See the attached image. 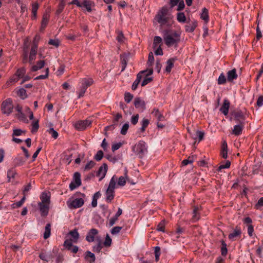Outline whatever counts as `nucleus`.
<instances>
[{"mask_svg": "<svg viewBox=\"0 0 263 263\" xmlns=\"http://www.w3.org/2000/svg\"><path fill=\"white\" fill-rule=\"evenodd\" d=\"M37 45L36 43H34L31 48V50L28 57V45L27 41H25L23 53V63H26L28 62L30 64H32L33 62L35 60L37 53Z\"/></svg>", "mask_w": 263, "mask_h": 263, "instance_id": "obj_1", "label": "nucleus"}, {"mask_svg": "<svg viewBox=\"0 0 263 263\" xmlns=\"http://www.w3.org/2000/svg\"><path fill=\"white\" fill-rule=\"evenodd\" d=\"M163 40L168 47L177 48L180 40V35L176 32H165L163 35Z\"/></svg>", "mask_w": 263, "mask_h": 263, "instance_id": "obj_2", "label": "nucleus"}, {"mask_svg": "<svg viewBox=\"0 0 263 263\" xmlns=\"http://www.w3.org/2000/svg\"><path fill=\"white\" fill-rule=\"evenodd\" d=\"M173 18L167 7H162L158 12L155 20L161 25H165Z\"/></svg>", "mask_w": 263, "mask_h": 263, "instance_id": "obj_3", "label": "nucleus"}, {"mask_svg": "<svg viewBox=\"0 0 263 263\" xmlns=\"http://www.w3.org/2000/svg\"><path fill=\"white\" fill-rule=\"evenodd\" d=\"M68 237L64 242V246L67 249H70L72 243H77L80 237V235L77 229L70 231L68 234Z\"/></svg>", "mask_w": 263, "mask_h": 263, "instance_id": "obj_4", "label": "nucleus"}, {"mask_svg": "<svg viewBox=\"0 0 263 263\" xmlns=\"http://www.w3.org/2000/svg\"><path fill=\"white\" fill-rule=\"evenodd\" d=\"M133 151L139 156L143 157L147 153V145L143 141H140L133 147Z\"/></svg>", "mask_w": 263, "mask_h": 263, "instance_id": "obj_5", "label": "nucleus"}, {"mask_svg": "<svg viewBox=\"0 0 263 263\" xmlns=\"http://www.w3.org/2000/svg\"><path fill=\"white\" fill-rule=\"evenodd\" d=\"M14 106L12 100L10 98L4 101L1 105V110L4 114L9 115L13 111Z\"/></svg>", "mask_w": 263, "mask_h": 263, "instance_id": "obj_6", "label": "nucleus"}, {"mask_svg": "<svg viewBox=\"0 0 263 263\" xmlns=\"http://www.w3.org/2000/svg\"><path fill=\"white\" fill-rule=\"evenodd\" d=\"M84 203V200L82 198H75L72 197L67 201V204L70 209H77L81 207Z\"/></svg>", "mask_w": 263, "mask_h": 263, "instance_id": "obj_7", "label": "nucleus"}, {"mask_svg": "<svg viewBox=\"0 0 263 263\" xmlns=\"http://www.w3.org/2000/svg\"><path fill=\"white\" fill-rule=\"evenodd\" d=\"M81 185V175L78 172L73 174L72 180L69 184V187L71 191H73Z\"/></svg>", "mask_w": 263, "mask_h": 263, "instance_id": "obj_8", "label": "nucleus"}, {"mask_svg": "<svg viewBox=\"0 0 263 263\" xmlns=\"http://www.w3.org/2000/svg\"><path fill=\"white\" fill-rule=\"evenodd\" d=\"M91 120L89 119H87L83 121H79L76 122L74 124V127L80 130L85 129L87 127L90 126L91 124Z\"/></svg>", "mask_w": 263, "mask_h": 263, "instance_id": "obj_9", "label": "nucleus"}, {"mask_svg": "<svg viewBox=\"0 0 263 263\" xmlns=\"http://www.w3.org/2000/svg\"><path fill=\"white\" fill-rule=\"evenodd\" d=\"M97 237H101L98 235V231L96 229H91L88 231L86 240L89 242H92L97 240Z\"/></svg>", "mask_w": 263, "mask_h": 263, "instance_id": "obj_10", "label": "nucleus"}, {"mask_svg": "<svg viewBox=\"0 0 263 263\" xmlns=\"http://www.w3.org/2000/svg\"><path fill=\"white\" fill-rule=\"evenodd\" d=\"M107 165L104 163L101 165L97 172V176L99 177V181L102 180L105 176L107 171Z\"/></svg>", "mask_w": 263, "mask_h": 263, "instance_id": "obj_11", "label": "nucleus"}, {"mask_svg": "<svg viewBox=\"0 0 263 263\" xmlns=\"http://www.w3.org/2000/svg\"><path fill=\"white\" fill-rule=\"evenodd\" d=\"M243 126V123L242 121H241L239 124L234 126V128L232 130V134L236 136L240 135L242 133Z\"/></svg>", "mask_w": 263, "mask_h": 263, "instance_id": "obj_12", "label": "nucleus"}, {"mask_svg": "<svg viewBox=\"0 0 263 263\" xmlns=\"http://www.w3.org/2000/svg\"><path fill=\"white\" fill-rule=\"evenodd\" d=\"M49 204L39 203V209L42 216H46L48 214Z\"/></svg>", "mask_w": 263, "mask_h": 263, "instance_id": "obj_13", "label": "nucleus"}, {"mask_svg": "<svg viewBox=\"0 0 263 263\" xmlns=\"http://www.w3.org/2000/svg\"><path fill=\"white\" fill-rule=\"evenodd\" d=\"M230 105V103L229 101L227 99H225L223 101V103L222 106L220 108V111L224 115H227L229 112Z\"/></svg>", "mask_w": 263, "mask_h": 263, "instance_id": "obj_14", "label": "nucleus"}, {"mask_svg": "<svg viewBox=\"0 0 263 263\" xmlns=\"http://www.w3.org/2000/svg\"><path fill=\"white\" fill-rule=\"evenodd\" d=\"M134 105L136 108L143 110L145 108V102L140 98H137L135 99Z\"/></svg>", "mask_w": 263, "mask_h": 263, "instance_id": "obj_15", "label": "nucleus"}, {"mask_svg": "<svg viewBox=\"0 0 263 263\" xmlns=\"http://www.w3.org/2000/svg\"><path fill=\"white\" fill-rule=\"evenodd\" d=\"M105 199L107 202H110L114 199L115 196V191L107 189L105 193Z\"/></svg>", "mask_w": 263, "mask_h": 263, "instance_id": "obj_16", "label": "nucleus"}, {"mask_svg": "<svg viewBox=\"0 0 263 263\" xmlns=\"http://www.w3.org/2000/svg\"><path fill=\"white\" fill-rule=\"evenodd\" d=\"M97 243L92 247V250L95 252L99 253L102 248V241L101 237H97Z\"/></svg>", "mask_w": 263, "mask_h": 263, "instance_id": "obj_17", "label": "nucleus"}, {"mask_svg": "<svg viewBox=\"0 0 263 263\" xmlns=\"http://www.w3.org/2000/svg\"><path fill=\"white\" fill-rule=\"evenodd\" d=\"M122 209L121 208H119L115 215L110 219L109 221V225L110 226H113L115 223L116 221L117 220L118 217L122 214Z\"/></svg>", "mask_w": 263, "mask_h": 263, "instance_id": "obj_18", "label": "nucleus"}, {"mask_svg": "<svg viewBox=\"0 0 263 263\" xmlns=\"http://www.w3.org/2000/svg\"><path fill=\"white\" fill-rule=\"evenodd\" d=\"M93 82V80L91 78H84L82 79L80 81L81 85L84 86L86 88L92 85Z\"/></svg>", "mask_w": 263, "mask_h": 263, "instance_id": "obj_19", "label": "nucleus"}, {"mask_svg": "<svg viewBox=\"0 0 263 263\" xmlns=\"http://www.w3.org/2000/svg\"><path fill=\"white\" fill-rule=\"evenodd\" d=\"M45 65L44 61L41 60L38 61L36 64L34 65H33L31 68V70L32 71H36L39 69L42 68Z\"/></svg>", "mask_w": 263, "mask_h": 263, "instance_id": "obj_20", "label": "nucleus"}, {"mask_svg": "<svg viewBox=\"0 0 263 263\" xmlns=\"http://www.w3.org/2000/svg\"><path fill=\"white\" fill-rule=\"evenodd\" d=\"M41 202L40 203L49 204L50 197L48 193L44 192L40 197Z\"/></svg>", "mask_w": 263, "mask_h": 263, "instance_id": "obj_21", "label": "nucleus"}, {"mask_svg": "<svg viewBox=\"0 0 263 263\" xmlns=\"http://www.w3.org/2000/svg\"><path fill=\"white\" fill-rule=\"evenodd\" d=\"M83 8L85 7L86 10L90 12L92 11L91 7L93 5V3L89 0H83Z\"/></svg>", "mask_w": 263, "mask_h": 263, "instance_id": "obj_22", "label": "nucleus"}, {"mask_svg": "<svg viewBox=\"0 0 263 263\" xmlns=\"http://www.w3.org/2000/svg\"><path fill=\"white\" fill-rule=\"evenodd\" d=\"M117 180V177L115 175L113 176L110 180L107 189L115 191Z\"/></svg>", "mask_w": 263, "mask_h": 263, "instance_id": "obj_23", "label": "nucleus"}, {"mask_svg": "<svg viewBox=\"0 0 263 263\" xmlns=\"http://www.w3.org/2000/svg\"><path fill=\"white\" fill-rule=\"evenodd\" d=\"M144 72H145V71H141V73H139L137 75L136 79L134 82V83L132 85V88L133 90H136L137 89V86H138L139 83H140L141 79L142 78L141 73H143Z\"/></svg>", "mask_w": 263, "mask_h": 263, "instance_id": "obj_24", "label": "nucleus"}, {"mask_svg": "<svg viewBox=\"0 0 263 263\" xmlns=\"http://www.w3.org/2000/svg\"><path fill=\"white\" fill-rule=\"evenodd\" d=\"M227 143L224 141L223 142L222 144V148L221 151V156L224 159H226L228 157V150H227Z\"/></svg>", "mask_w": 263, "mask_h": 263, "instance_id": "obj_25", "label": "nucleus"}, {"mask_svg": "<svg viewBox=\"0 0 263 263\" xmlns=\"http://www.w3.org/2000/svg\"><path fill=\"white\" fill-rule=\"evenodd\" d=\"M197 26V22L194 21L191 24H187L185 26V30L189 32H192L194 31L196 27Z\"/></svg>", "mask_w": 263, "mask_h": 263, "instance_id": "obj_26", "label": "nucleus"}, {"mask_svg": "<svg viewBox=\"0 0 263 263\" xmlns=\"http://www.w3.org/2000/svg\"><path fill=\"white\" fill-rule=\"evenodd\" d=\"M237 78V74L236 71L235 69H233L228 72V80L232 81L233 80L236 79Z\"/></svg>", "mask_w": 263, "mask_h": 263, "instance_id": "obj_27", "label": "nucleus"}, {"mask_svg": "<svg viewBox=\"0 0 263 263\" xmlns=\"http://www.w3.org/2000/svg\"><path fill=\"white\" fill-rule=\"evenodd\" d=\"M201 18L204 20L205 23H208L209 20L208 10L205 8H203L202 10V13L200 15Z\"/></svg>", "mask_w": 263, "mask_h": 263, "instance_id": "obj_28", "label": "nucleus"}, {"mask_svg": "<svg viewBox=\"0 0 263 263\" xmlns=\"http://www.w3.org/2000/svg\"><path fill=\"white\" fill-rule=\"evenodd\" d=\"M175 59L172 58L168 60L166 62V66L165 68V70L167 72H170L171 71L172 67H173L174 63L175 62Z\"/></svg>", "mask_w": 263, "mask_h": 263, "instance_id": "obj_29", "label": "nucleus"}, {"mask_svg": "<svg viewBox=\"0 0 263 263\" xmlns=\"http://www.w3.org/2000/svg\"><path fill=\"white\" fill-rule=\"evenodd\" d=\"M241 234V230L240 229H236L234 231L230 233L229 235V238L231 240H234L235 238L240 235Z\"/></svg>", "mask_w": 263, "mask_h": 263, "instance_id": "obj_30", "label": "nucleus"}, {"mask_svg": "<svg viewBox=\"0 0 263 263\" xmlns=\"http://www.w3.org/2000/svg\"><path fill=\"white\" fill-rule=\"evenodd\" d=\"M89 258H90V260H89V262H93L95 261L96 257L95 254L90 251H88L86 252L85 258L86 260H88Z\"/></svg>", "mask_w": 263, "mask_h": 263, "instance_id": "obj_31", "label": "nucleus"}, {"mask_svg": "<svg viewBox=\"0 0 263 263\" xmlns=\"http://www.w3.org/2000/svg\"><path fill=\"white\" fill-rule=\"evenodd\" d=\"M39 8V5L37 3H34L32 4V18L35 19L36 17L37 10Z\"/></svg>", "mask_w": 263, "mask_h": 263, "instance_id": "obj_32", "label": "nucleus"}, {"mask_svg": "<svg viewBox=\"0 0 263 263\" xmlns=\"http://www.w3.org/2000/svg\"><path fill=\"white\" fill-rule=\"evenodd\" d=\"M51 225L50 223H48L46 224L45 227V232L44 233V238L46 239L49 238L51 234V230H50Z\"/></svg>", "mask_w": 263, "mask_h": 263, "instance_id": "obj_33", "label": "nucleus"}, {"mask_svg": "<svg viewBox=\"0 0 263 263\" xmlns=\"http://www.w3.org/2000/svg\"><path fill=\"white\" fill-rule=\"evenodd\" d=\"M177 20L181 23H184L186 21V17L183 12H179L177 14Z\"/></svg>", "mask_w": 263, "mask_h": 263, "instance_id": "obj_34", "label": "nucleus"}, {"mask_svg": "<svg viewBox=\"0 0 263 263\" xmlns=\"http://www.w3.org/2000/svg\"><path fill=\"white\" fill-rule=\"evenodd\" d=\"M17 94L22 99H24L27 97L26 91L23 88H20L17 91Z\"/></svg>", "mask_w": 263, "mask_h": 263, "instance_id": "obj_35", "label": "nucleus"}, {"mask_svg": "<svg viewBox=\"0 0 263 263\" xmlns=\"http://www.w3.org/2000/svg\"><path fill=\"white\" fill-rule=\"evenodd\" d=\"M162 39L160 36H156L154 39V48H156L159 45H161Z\"/></svg>", "mask_w": 263, "mask_h": 263, "instance_id": "obj_36", "label": "nucleus"}, {"mask_svg": "<svg viewBox=\"0 0 263 263\" xmlns=\"http://www.w3.org/2000/svg\"><path fill=\"white\" fill-rule=\"evenodd\" d=\"M20 78L15 74L12 76L9 81H7V84L8 85H12V83L17 82Z\"/></svg>", "mask_w": 263, "mask_h": 263, "instance_id": "obj_37", "label": "nucleus"}, {"mask_svg": "<svg viewBox=\"0 0 263 263\" xmlns=\"http://www.w3.org/2000/svg\"><path fill=\"white\" fill-rule=\"evenodd\" d=\"M117 184L119 186H123L125 185L126 182V178L124 176H121L118 179Z\"/></svg>", "mask_w": 263, "mask_h": 263, "instance_id": "obj_38", "label": "nucleus"}, {"mask_svg": "<svg viewBox=\"0 0 263 263\" xmlns=\"http://www.w3.org/2000/svg\"><path fill=\"white\" fill-rule=\"evenodd\" d=\"M16 117L20 121H22L26 123H28V120L23 112L18 113L17 115H16Z\"/></svg>", "mask_w": 263, "mask_h": 263, "instance_id": "obj_39", "label": "nucleus"}, {"mask_svg": "<svg viewBox=\"0 0 263 263\" xmlns=\"http://www.w3.org/2000/svg\"><path fill=\"white\" fill-rule=\"evenodd\" d=\"M31 132L34 133L37 131L39 127V121L38 120L33 121L31 124Z\"/></svg>", "mask_w": 263, "mask_h": 263, "instance_id": "obj_40", "label": "nucleus"}, {"mask_svg": "<svg viewBox=\"0 0 263 263\" xmlns=\"http://www.w3.org/2000/svg\"><path fill=\"white\" fill-rule=\"evenodd\" d=\"M117 41L120 43H124L125 41V38L121 31H118V35L117 36Z\"/></svg>", "mask_w": 263, "mask_h": 263, "instance_id": "obj_41", "label": "nucleus"}, {"mask_svg": "<svg viewBox=\"0 0 263 263\" xmlns=\"http://www.w3.org/2000/svg\"><path fill=\"white\" fill-rule=\"evenodd\" d=\"M26 72V69L25 68L22 67L17 69L16 74L20 78H22L24 76Z\"/></svg>", "mask_w": 263, "mask_h": 263, "instance_id": "obj_42", "label": "nucleus"}, {"mask_svg": "<svg viewBox=\"0 0 263 263\" xmlns=\"http://www.w3.org/2000/svg\"><path fill=\"white\" fill-rule=\"evenodd\" d=\"M49 68H47L46 69L45 73L44 74L40 75L35 78V80H40V79H45L48 78L49 75Z\"/></svg>", "mask_w": 263, "mask_h": 263, "instance_id": "obj_43", "label": "nucleus"}, {"mask_svg": "<svg viewBox=\"0 0 263 263\" xmlns=\"http://www.w3.org/2000/svg\"><path fill=\"white\" fill-rule=\"evenodd\" d=\"M24 133H25V130H22L21 129H14L12 136L13 137L14 136H19Z\"/></svg>", "mask_w": 263, "mask_h": 263, "instance_id": "obj_44", "label": "nucleus"}, {"mask_svg": "<svg viewBox=\"0 0 263 263\" xmlns=\"http://www.w3.org/2000/svg\"><path fill=\"white\" fill-rule=\"evenodd\" d=\"M48 22V16L47 15L44 16L42 24H41V29H44L46 27Z\"/></svg>", "mask_w": 263, "mask_h": 263, "instance_id": "obj_45", "label": "nucleus"}, {"mask_svg": "<svg viewBox=\"0 0 263 263\" xmlns=\"http://www.w3.org/2000/svg\"><path fill=\"white\" fill-rule=\"evenodd\" d=\"M230 165H231V162H230V161H228H228H227L226 162V163H225V164H221V165H220L218 167V168L217 170H218V171H220L222 169H224V168H229V167H230Z\"/></svg>", "mask_w": 263, "mask_h": 263, "instance_id": "obj_46", "label": "nucleus"}, {"mask_svg": "<svg viewBox=\"0 0 263 263\" xmlns=\"http://www.w3.org/2000/svg\"><path fill=\"white\" fill-rule=\"evenodd\" d=\"M103 157V153L102 151H99L95 155L94 158L98 161H100Z\"/></svg>", "mask_w": 263, "mask_h": 263, "instance_id": "obj_47", "label": "nucleus"}, {"mask_svg": "<svg viewBox=\"0 0 263 263\" xmlns=\"http://www.w3.org/2000/svg\"><path fill=\"white\" fill-rule=\"evenodd\" d=\"M226 77L223 73H221L219 76V78L218 79V84L219 85L223 84L226 83Z\"/></svg>", "mask_w": 263, "mask_h": 263, "instance_id": "obj_48", "label": "nucleus"}, {"mask_svg": "<svg viewBox=\"0 0 263 263\" xmlns=\"http://www.w3.org/2000/svg\"><path fill=\"white\" fill-rule=\"evenodd\" d=\"M124 142H118L114 143L112 145L111 149L112 152H115L116 150L119 149L121 146L123 144Z\"/></svg>", "mask_w": 263, "mask_h": 263, "instance_id": "obj_49", "label": "nucleus"}, {"mask_svg": "<svg viewBox=\"0 0 263 263\" xmlns=\"http://www.w3.org/2000/svg\"><path fill=\"white\" fill-rule=\"evenodd\" d=\"M128 128V123H125L122 127V128L121 129V134L123 135H126L127 132Z\"/></svg>", "mask_w": 263, "mask_h": 263, "instance_id": "obj_50", "label": "nucleus"}, {"mask_svg": "<svg viewBox=\"0 0 263 263\" xmlns=\"http://www.w3.org/2000/svg\"><path fill=\"white\" fill-rule=\"evenodd\" d=\"M155 255L156 261H158L160 255V248L159 247H156L155 248Z\"/></svg>", "mask_w": 263, "mask_h": 263, "instance_id": "obj_51", "label": "nucleus"}, {"mask_svg": "<svg viewBox=\"0 0 263 263\" xmlns=\"http://www.w3.org/2000/svg\"><path fill=\"white\" fill-rule=\"evenodd\" d=\"M154 61V57L153 54L152 52H151L149 54L148 59V61L147 63L148 66V67L151 66L152 64L153 63Z\"/></svg>", "mask_w": 263, "mask_h": 263, "instance_id": "obj_52", "label": "nucleus"}, {"mask_svg": "<svg viewBox=\"0 0 263 263\" xmlns=\"http://www.w3.org/2000/svg\"><path fill=\"white\" fill-rule=\"evenodd\" d=\"M48 132L51 135L52 137L54 138V139H56L58 138V132L54 130L53 129V128H50L49 130H48Z\"/></svg>", "mask_w": 263, "mask_h": 263, "instance_id": "obj_53", "label": "nucleus"}, {"mask_svg": "<svg viewBox=\"0 0 263 263\" xmlns=\"http://www.w3.org/2000/svg\"><path fill=\"white\" fill-rule=\"evenodd\" d=\"M133 98V96L132 94H130L129 92H126L125 93L124 99H125V101L127 103H129L132 101Z\"/></svg>", "mask_w": 263, "mask_h": 263, "instance_id": "obj_54", "label": "nucleus"}, {"mask_svg": "<svg viewBox=\"0 0 263 263\" xmlns=\"http://www.w3.org/2000/svg\"><path fill=\"white\" fill-rule=\"evenodd\" d=\"M122 229L121 227H115L111 230V233L113 235H116L118 234L121 229Z\"/></svg>", "mask_w": 263, "mask_h": 263, "instance_id": "obj_55", "label": "nucleus"}, {"mask_svg": "<svg viewBox=\"0 0 263 263\" xmlns=\"http://www.w3.org/2000/svg\"><path fill=\"white\" fill-rule=\"evenodd\" d=\"M111 243V239L109 237L108 235H107L105 241L103 242V244L104 246L106 247H109L110 246Z\"/></svg>", "mask_w": 263, "mask_h": 263, "instance_id": "obj_56", "label": "nucleus"}, {"mask_svg": "<svg viewBox=\"0 0 263 263\" xmlns=\"http://www.w3.org/2000/svg\"><path fill=\"white\" fill-rule=\"evenodd\" d=\"M198 208H195L193 211V218L194 220H197L199 219V216L198 213Z\"/></svg>", "mask_w": 263, "mask_h": 263, "instance_id": "obj_57", "label": "nucleus"}, {"mask_svg": "<svg viewBox=\"0 0 263 263\" xmlns=\"http://www.w3.org/2000/svg\"><path fill=\"white\" fill-rule=\"evenodd\" d=\"M194 161V159L193 157H189L188 159H184L182 161V163L184 165H186L192 163Z\"/></svg>", "mask_w": 263, "mask_h": 263, "instance_id": "obj_58", "label": "nucleus"}, {"mask_svg": "<svg viewBox=\"0 0 263 263\" xmlns=\"http://www.w3.org/2000/svg\"><path fill=\"white\" fill-rule=\"evenodd\" d=\"M95 163L93 161H89L85 166V170H89L95 166Z\"/></svg>", "mask_w": 263, "mask_h": 263, "instance_id": "obj_59", "label": "nucleus"}, {"mask_svg": "<svg viewBox=\"0 0 263 263\" xmlns=\"http://www.w3.org/2000/svg\"><path fill=\"white\" fill-rule=\"evenodd\" d=\"M155 53L157 55H163V51L161 48V45H159L155 48Z\"/></svg>", "mask_w": 263, "mask_h": 263, "instance_id": "obj_60", "label": "nucleus"}, {"mask_svg": "<svg viewBox=\"0 0 263 263\" xmlns=\"http://www.w3.org/2000/svg\"><path fill=\"white\" fill-rule=\"evenodd\" d=\"M178 7L177 10L178 11L184 9L185 5L183 0H180L179 2L177 4Z\"/></svg>", "mask_w": 263, "mask_h": 263, "instance_id": "obj_61", "label": "nucleus"}, {"mask_svg": "<svg viewBox=\"0 0 263 263\" xmlns=\"http://www.w3.org/2000/svg\"><path fill=\"white\" fill-rule=\"evenodd\" d=\"M152 80V78L151 77H145L141 83V85L144 86L149 83Z\"/></svg>", "mask_w": 263, "mask_h": 263, "instance_id": "obj_62", "label": "nucleus"}, {"mask_svg": "<svg viewBox=\"0 0 263 263\" xmlns=\"http://www.w3.org/2000/svg\"><path fill=\"white\" fill-rule=\"evenodd\" d=\"M49 44L50 45H52L54 46L55 47H58L59 45V41L57 39H51L49 41Z\"/></svg>", "mask_w": 263, "mask_h": 263, "instance_id": "obj_63", "label": "nucleus"}, {"mask_svg": "<svg viewBox=\"0 0 263 263\" xmlns=\"http://www.w3.org/2000/svg\"><path fill=\"white\" fill-rule=\"evenodd\" d=\"M256 104L259 107H261L263 105V96H260L258 98Z\"/></svg>", "mask_w": 263, "mask_h": 263, "instance_id": "obj_64", "label": "nucleus"}]
</instances>
